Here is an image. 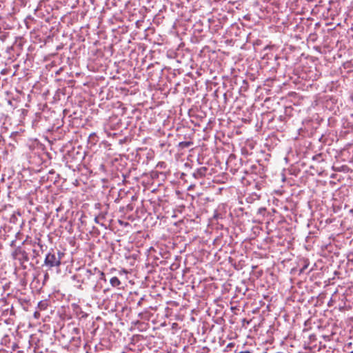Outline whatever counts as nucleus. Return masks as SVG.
Instances as JSON below:
<instances>
[{"label": "nucleus", "instance_id": "obj_5", "mask_svg": "<svg viewBox=\"0 0 353 353\" xmlns=\"http://www.w3.org/2000/svg\"><path fill=\"white\" fill-rule=\"evenodd\" d=\"M38 314H38V312H36L34 313V316H35L36 318H38Z\"/></svg>", "mask_w": 353, "mask_h": 353}, {"label": "nucleus", "instance_id": "obj_1", "mask_svg": "<svg viewBox=\"0 0 353 353\" xmlns=\"http://www.w3.org/2000/svg\"><path fill=\"white\" fill-rule=\"evenodd\" d=\"M45 263L50 267L57 266L60 264V257L54 254L49 253L45 259Z\"/></svg>", "mask_w": 353, "mask_h": 353}, {"label": "nucleus", "instance_id": "obj_2", "mask_svg": "<svg viewBox=\"0 0 353 353\" xmlns=\"http://www.w3.org/2000/svg\"><path fill=\"white\" fill-rule=\"evenodd\" d=\"M110 283L113 287H117L121 284L120 280L116 276L112 277L110 279Z\"/></svg>", "mask_w": 353, "mask_h": 353}, {"label": "nucleus", "instance_id": "obj_4", "mask_svg": "<svg viewBox=\"0 0 353 353\" xmlns=\"http://www.w3.org/2000/svg\"><path fill=\"white\" fill-rule=\"evenodd\" d=\"M44 305H45V303H42V302H40V303H39V307L40 308H44Z\"/></svg>", "mask_w": 353, "mask_h": 353}, {"label": "nucleus", "instance_id": "obj_3", "mask_svg": "<svg viewBox=\"0 0 353 353\" xmlns=\"http://www.w3.org/2000/svg\"><path fill=\"white\" fill-rule=\"evenodd\" d=\"M72 340L75 342V345H79L81 343L80 337H74Z\"/></svg>", "mask_w": 353, "mask_h": 353}]
</instances>
